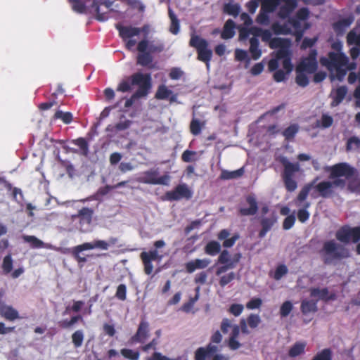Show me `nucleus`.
I'll return each instance as SVG.
<instances>
[{
    "label": "nucleus",
    "instance_id": "f257e3e1",
    "mask_svg": "<svg viewBox=\"0 0 360 360\" xmlns=\"http://www.w3.org/2000/svg\"><path fill=\"white\" fill-rule=\"evenodd\" d=\"M321 65L326 67L330 73H335L337 79L342 81L348 70L355 68L354 63L349 64V58L343 52L330 51L327 57L320 58Z\"/></svg>",
    "mask_w": 360,
    "mask_h": 360
},
{
    "label": "nucleus",
    "instance_id": "f03ea898",
    "mask_svg": "<svg viewBox=\"0 0 360 360\" xmlns=\"http://www.w3.org/2000/svg\"><path fill=\"white\" fill-rule=\"evenodd\" d=\"M323 262L325 264H332L335 262L348 259L351 257V252L345 245L336 243L334 240L324 242L320 251Z\"/></svg>",
    "mask_w": 360,
    "mask_h": 360
},
{
    "label": "nucleus",
    "instance_id": "7ed1b4c3",
    "mask_svg": "<svg viewBox=\"0 0 360 360\" xmlns=\"http://www.w3.org/2000/svg\"><path fill=\"white\" fill-rule=\"evenodd\" d=\"M164 44L161 42L150 41L143 39L137 43L136 49L139 52L137 63L146 67L153 62V53H159L163 51Z\"/></svg>",
    "mask_w": 360,
    "mask_h": 360
},
{
    "label": "nucleus",
    "instance_id": "20e7f679",
    "mask_svg": "<svg viewBox=\"0 0 360 360\" xmlns=\"http://www.w3.org/2000/svg\"><path fill=\"white\" fill-rule=\"evenodd\" d=\"M132 84L138 86V89L132 96L126 100L124 103L125 108H130L136 98L146 96L151 87V76L150 74H143L136 72L132 75Z\"/></svg>",
    "mask_w": 360,
    "mask_h": 360
},
{
    "label": "nucleus",
    "instance_id": "39448f33",
    "mask_svg": "<svg viewBox=\"0 0 360 360\" xmlns=\"http://www.w3.org/2000/svg\"><path fill=\"white\" fill-rule=\"evenodd\" d=\"M115 27L119 32V36L124 42L125 48L128 51H132L137 44L136 41L132 39L134 37L139 36L141 33L147 35L150 30V26L147 24L141 27H133L131 25L124 26L117 24Z\"/></svg>",
    "mask_w": 360,
    "mask_h": 360
},
{
    "label": "nucleus",
    "instance_id": "423d86ee",
    "mask_svg": "<svg viewBox=\"0 0 360 360\" xmlns=\"http://www.w3.org/2000/svg\"><path fill=\"white\" fill-rule=\"evenodd\" d=\"M346 186V181L342 179H335L333 181H322L314 184L313 191L311 195L314 198L321 197L323 198H333L336 193L335 187L343 189Z\"/></svg>",
    "mask_w": 360,
    "mask_h": 360
},
{
    "label": "nucleus",
    "instance_id": "0eeeda50",
    "mask_svg": "<svg viewBox=\"0 0 360 360\" xmlns=\"http://www.w3.org/2000/svg\"><path fill=\"white\" fill-rule=\"evenodd\" d=\"M260 37L263 41L269 43V46L271 49H278L276 52L277 58H285L289 53L288 49L291 44V41L289 39L272 38V34L269 30H262Z\"/></svg>",
    "mask_w": 360,
    "mask_h": 360
},
{
    "label": "nucleus",
    "instance_id": "6e6552de",
    "mask_svg": "<svg viewBox=\"0 0 360 360\" xmlns=\"http://www.w3.org/2000/svg\"><path fill=\"white\" fill-rule=\"evenodd\" d=\"M280 162L283 167L282 179L285 188L288 192H293L297 187V183L294 178L295 174L300 171V165L297 162H290L285 157L280 159Z\"/></svg>",
    "mask_w": 360,
    "mask_h": 360
},
{
    "label": "nucleus",
    "instance_id": "1a4fd4ad",
    "mask_svg": "<svg viewBox=\"0 0 360 360\" xmlns=\"http://www.w3.org/2000/svg\"><path fill=\"white\" fill-rule=\"evenodd\" d=\"M189 45L196 49L198 59L209 65L212 57V51L208 48L207 40L198 35H193L190 39Z\"/></svg>",
    "mask_w": 360,
    "mask_h": 360
},
{
    "label": "nucleus",
    "instance_id": "9d476101",
    "mask_svg": "<svg viewBox=\"0 0 360 360\" xmlns=\"http://www.w3.org/2000/svg\"><path fill=\"white\" fill-rule=\"evenodd\" d=\"M336 239L340 243L347 244L360 240V226L350 227L348 225L341 226L335 233Z\"/></svg>",
    "mask_w": 360,
    "mask_h": 360
},
{
    "label": "nucleus",
    "instance_id": "9b49d317",
    "mask_svg": "<svg viewBox=\"0 0 360 360\" xmlns=\"http://www.w3.org/2000/svg\"><path fill=\"white\" fill-rule=\"evenodd\" d=\"M170 177L167 174L159 176L158 169H150L145 171L137 179V181L146 184L168 185Z\"/></svg>",
    "mask_w": 360,
    "mask_h": 360
},
{
    "label": "nucleus",
    "instance_id": "f8f14e48",
    "mask_svg": "<svg viewBox=\"0 0 360 360\" xmlns=\"http://www.w3.org/2000/svg\"><path fill=\"white\" fill-rule=\"evenodd\" d=\"M193 196V191L186 184H179L173 190L167 191L162 197L163 200L178 201L181 199L189 200Z\"/></svg>",
    "mask_w": 360,
    "mask_h": 360
},
{
    "label": "nucleus",
    "instance_id": "ddd939ff",
    "mask_svg": "<svg viewBox=\"0 0 360 360\" xmlns=\"http://www.w3.org/2000/svg\"><path fill=\"white\" fill-rule=\"evenodd\" d=\"M317 51L311 49L309 55L303 58L296 68V72H304L308 74L314 73L318 68Z\"/></svg>",
    "mask_w": 360,
    "mask_h": 360
},
{
    "label": "nucleus",
    "instance_id": "4468645a",
    "mask_svg": "<svg viewBox=\"0 0 360 360\" xmlns=\"http://www.w3.org/2000/svg\"><path fill=\"white\" fill-rule=\"evenodd\" d=\"M162 256L159 255L158 250H150L148 252H142L140 258L143 262L144 267V273L146 275H150L153 271V261H160Z\"/></svg>",
    "mask_w": 360,
    "mask_h": 360
},
{
    "label": "nucleus",
    "instance_id": "2eb2a0df",
    "mask_svg": "<svg viewBox=\"0 0 360 360\" xmlns=\"http://www.w3.org/2000/svg\"><path fill=\"white\" fill-rule=\"evenodd\" d=\"M94 249V242L93 243H84L82 245H79L77 246L73 247L71 249H65L62 251L63 253H70L74 259L77 262V263L80 265L82 267L83 264L86 262V259L84 257H82L80 255V253L82 251L88 250H93Z\"/></svg>",
    "mask_w": 360,
    "mask_h": 360
},
{
    "label": "nucleus",
    "instance_id": "dca6fc26",
    "mask_svg": "<svg viewBox=\"0 0 360 360\" xmlns=\"http://www.w3.org/2000/svg\"><path fill=\"white\" fill-rule=\"evenodd\" d=\"M355 169L346 162L338 163L331 167L330 178L340 179L345 176L349 179L355 174Z\"/></svg>",
    "mask_w": 360,
    "mask_h": 360
},
{
    "label": "nucleus",
    "instance_id": "f3484780",
    "mask_svg": "<svg viewBox=\"0 0 360 360\" xmlns=\"http://www.w3.org/2000/svg\"><path fill=\"white\" fill-rule=\"evenodd\" d=\"M149 336V324L142 320L138 327L136 333L129 340L131 344L143 343Z\"/></svg>",
    "mask_w": 360,
    "mask_h": 360
},
{
    "label": "nucleus",
    "instance_id": "a211bd4d",
    "mask_svg": "<svg viewBox=\"0 0 360 360\" xmlns=\"http://www.w3.org/2000/svg\"><path fill=\"white\" fill-rule=\"evenodd\" d=\"M278 217L276 213L273 212L269 217H262L260 219L261 229L259 231L258 237L264 238L266 233L273 228L277 222Z\"/></svg>",
    "mask_w": 360,
    "mask_h": 360
},
{
    "label": "nucleus",
    "instance_id": "6ab92c4d",
    "mask_svg": "<svg viewBox=\"0 0 360 360\" xmlns=\"http://www.w3.org/2000/svg\"><path fill=\"white\" fill-rule=\"evenodd\" d=\"M245 200L249 207H240L238 214L243 217L255 215L258 211V204L256 198L253 195H248L246 196Z\"/></svg>",
    "mask_w": 360,
    "mask_h": 360
},
{
    "label": "nucleus",
    "instance_id": "aec40b11",
    "mask_svg": "<svg viewBox=\"0 0 360 360\" xmlns=\"http://www.w3.org/2000/svg\"><path fill=\"white\" fill-rule=\"evenodd\" d=\"M218 347L211 343L205 347H199L195 352V360H209L212 354L217 353Z\"/></svg>",
    "mask_w": 360,
    "mask_h": 360
},
{
    "label": "nucleus",
    "instance_id": "412c9836",
    "mask_svg": "<svg viewBox=\"0 0 360 360\" xmlns=\"http://www.w3.org/2000/svg\"><path fill=\"white\" fill-rule=\"evenodd\" d=\"M229 236L230 231L228 229H221L217 234V238L219 240H224L222 244L224 248H231L240 238L239 234L237 233H234L230 238H227Z\"/></svg>",
    "mask_w": 360,
    "mask_h": 360
},
{
    "label": "nucleus",
    "instance_id": "4be33fe9",
    "mask_svg": "<svg viewBox=\"0 0 360 360\" xmlns=\"http://www.w3.org/2000/svg\"><path fill=\"white\" fill-rule=\"evenodd\" d=\"M288 24H289V27L291 26L293 27L294 31L293 32H292V33L295 36L297 41H300L302 38L304 30L308 28L307 24L306 26L303 27L302 21L294 17L288 18Z\"/></svg>",
    "mask_w": 360,
    "mask_h": 360
},
{
    "label": "nucleus",
    "instance_id": "5701e85b",
    "mask_svg": "<svg viewBox=\"0 0 360 360\" xmlns=\"http://www.w3.org/2000/svg\"><path fill=\"white\" fill-rule=\"evenodd\" d=\"M0 316L6 320L13 321L19 319L18 311L13 307L0 302Z\"/></svg>",
    "mask_w": 360,
    "mask_h": 360
},
{
    "label": "nucleus",
    "instance_id": "b1692460",
    "mask_svg": "<svg viewBox=\"0 0 360 360\" xmlns=\"http://www.w3.org/2000/svg\"><path fill=\"white\" fill-rule=\"evenodd\" d=\"M155 98L158 100L169 99L171 103L176 101V94H174L172 91L169 89L165 85H160L155 93Z\"/></svg>",
    "mask_w": 360,
    "mask_h": 360
},
{
    "label": "nucleus",
    "instance_id": "393cba45",
    "mask_svg": "<svg viewBox=\"0 0 360 360\" xmlns=\"http://www.w3.org/2000/svg\"><path fill=\"white\" fill-rule=\"evenodd\" d=\"M210 260L208 259H195L186 264V270L188 273L191 274L196 269H202L208 266Z\"/></svg>",
    "mask_w": 360,
    "mask_h": 360
},
{
    "label": "nucleus",
    "instance_id": "a878e982",
    "mask_svg": "<svg viewBox=\"0 0 360 360\" xmlns=\"http://www.w3.org/2000/svg\"><path fill=\"white\" fill-rule=\"evenodd\" d=\"M354 21L352 16L339 20L333 24V29L338 36L344 34L345 30L349 27Z\"/></svg>",
    "mask_w": 360,
    "mask_h": 360
},
{
    "label": "nucleus",
    "instance_id": "bb28decb",
    "mask_svg": "<svg viewBox=\"0 0 360 360\" xmlns=\"http://www.w3.org/2000/svg\"><path fill=\"white\" fill-rule=\"evenodd\" d=\"M317 180H318V177H316L312 181L305 184L302 188V189L300 191L299 194L297 195V199H296L297 205L298 206H301L302 205L301 203L307 199L310 191L313 190L312 188L314 187V184L316 182Z\"/></svg>",
    "mask_w": 360,
    "mask_h": 360
},
{
    "label": "nucleus",
    "instance_id": "cd10ccee",
    "mask_svg": "<svg viewBox=\"0 0 360 360\" xmlns=\"http://www.w3.org/2000/svg\"><path fill=\"white\" fill-rule=\"evenodd\" d=\"M236 24L231 19H229L225 22L223 30L221 34V37L223 39H229L235 35Z\"/></svg>",
    "mask_w": 360,
    "mask_h": 360
},
{
    "label": "nucleus",
    "instance_id": "c85d7f7f",
    "mask_svg": "<svg viewBox=\"0 0 360 360\" xmlns=\"http://www.w3.org/2000/svg\"><path fill=\"white\" fill-rule=\"evenodd\" d=\"M300 310L304 315L316 313L318 311L317 301L304 300L301 302Z\"/></svg>",
    "mask_w": 360,
    "mask_h": 360
},
{
    "label": "nucleus",
    "instance_id": "c756f323",
    "mask_svg": "<svg viewBox=\"0 0 360 360\" xmlns=\"http://www.w3.org/2000/svg\"><path fill=\"white\" fill-rule=\"evenodd\" d=\"M347 94V88L346 86H340L335 90V95L333 96L331 106L335 107L340 104Z\"/></svg>",
    "mask_w": 360,
    "mask_h": 360
},
{
    "label": "nucleus",
    "instance_id": "7c9ffc66",
    "mask_svg": "<svg viewBox=\"0 0 360 360\" xmlns=\"http://www.w3.org/2000/svg\"><path fill=\"white\" fill-rule=\"evenodd\" d=\"M310 295L311 297H319V299L326 302L334 300V295H329V291L327 288L319 289V288H314L310 290Z\"/></svg>",
    "mask_w": 360,
    "mask_h": 360
},
{
    "label": "nucleus",
    "instance_id": "2f4dec72",
    "mask_svg": "<svg viewBox=\"0 0 360 360\" xmlns=\"http://www.w3.org/2000/svg\"><path fill=\"white\" fill-rule=\"evenodd\" d=\"M244 174V169L241 167L234 171H228L223 169L219 176V179L221 180H229L238 179L242 176Z\"/></svg>",
    "mask_w": 360,
    "mask_h": 360
},
{
    "label": "nucleus",
    "instance_id": "473e14b6",
    "mask_svg": "<svg viewBox=\"0 0 360 360\" xmlns=\"http://www.w3.org/2000/svg\"><path fill=\"white\" fill-rule=\"evenodd\" d=\"M0 184L3 185L8 191L12 190V195L14 200H18V195L20 196L19 200L23 199V195L21 189L17 187L13 188L12 184L4 178L0 177Z\"/></svg>",
    "mask_w": 360,
    "mask_h": 360
},
{
    "label": "nucleus",
    "instance_id": "72a5a7b5",
    "mask_svg": "<svg viewBox=\"0 0 360 360\" xmlns=\"http://www.w3.org/2000/svg\"><path fill=\"white\" fill-rule=\"evenodd\" d=\"M259 42L257 38L251 37L250 39V53L252 59L257 60L262 55V51L259 48Z\"/></svg>",
    "mask_w": 360,
    "mask_h": 360
},
{
    "label": "nucleus",
    "instance_id": "f704fd0d",
    "mask_svg": "<svg viewBox=\"0 0 360 360\" xmlns=\"http://www.w3.org/2000/svg\"><path fill=\"white\" fill-rule=\"evenodd\" d=\"M22 238L24 242L30 243L32 248L36 249L47 248L46 244L34 236L23 235Z\"/></svg>",
    "mask_w": 360,
    "mask_h": 360
},
{
    "label": "nucleus",
    "instance_id": "c9c22d12",
    "mask_svg": "<svg viewBox=\"0 0 360 360\" xmlns=\"http://www.w3.org/2000/svg\"><path fill=\"white\" fill-rule=\"evenodd\" d=\"M240 257V254H236L234 255L233 259L231 262H230L229 264H223V266L217 268L216 271V275L219 276L223 273L226 272L229 269H233L236 266V263L239 262Z\"/></svg>",
    "mask_w": 360,
    "mask_h": 360
},
{
    "label": "nucleus",
    "instance_id": "e433bc0d",
    "mask_svg": "<svg viewBox=\"0 0 360 360\" xmlns=\"http://www.w3.org/2000/svg\"><path fill=\"white\" fill-rule=\"evenodd\" d=\"M205 252L210 256H215L221 252V245L216 240L208 242L205 247Z\"/></svg>",
    "mask_w": 360,
    "mask_h": 360
},
{
    "label": "nucleus",
    "instance_id": "4c0bfd02",
    "mask_svg": "<svg viewBox=\"0 0 360 360\" xmlns=\"http://www.w3.org/2000/svg\"><path fill=\"white\" fill-rule=\"evenodd\" d=\"M223 12L236 18L240 12V6L238 4L226 3L223 6Z\"/></svg>",
    "mask_w": 360,
    "mask_h": 360
},
{
    "label": "nucleus",
    "instance_id": "58836bf2",
    "mask_svg": "<svg viewBox=\"0 0 360 360\" xmlns=\"http://www.w3.org/2000/svg\"><path fill=\"white\" fill-rule=\"evenodd\" d=\"M93 210L89 207H82L79 210L77 217H78L81 222L90 224L92 219Z\"/></svg>",
    "mask_w": 360,
    "mask_h": 360
},
{
    "label": "nucleus",
    "instance_id": "ea45409f",
    "mask_svg": "<svg viewBox=\"0 0 360 360\" xmlns=\"http://www.w3.org/2000/svg\"><path fill=\"white\" fill-rule=\"evenodd\" d=\"M271 30L275 34H292L291 28L288 22L283 25L274 22L271 25Z\"/></svg>",
    "mask_w": 360,
    "mask_h": 360
},
{
    "label": "nucleus",
    "instance_id": "a19ab883",
    "mask_svg": "<svg viewBox=\"0 0 360 360\" xmlns=\"http://www.w3.org/2000/svg\"><path fill=\"white\" fill-rule=\"evenodd\" d=\"M132 122L129 120H125L124 121H120L118 123L115 124V125H108L106 128V131H124L125 129H127L130 127Z\"/></svg>",
    "mask_w": 360,
    "mask_h": 360
},
{
    "label": "nucleus",
    "instance_id": "79ce46f5",
    "mask_svg": "<svg viewBox=\"0 0 360 360\" xmlns=\"http://www.w3.org/2000/svg\"><path fill=\"white\" fill-rule=\"evenodd\" d=\"M306 343L304 342H295L289 349L288 356L290 357H296L304 352Z\"/></svg>",
    "mask_w": 360,
    "mask_h": 360
},
{
    "label": "nucleus",
    "instance_id": "37998d69",
    "mask_svg": "<svg viewBox=\"0 0 360 360\" xmlns=\"http://www.w3.org/2000/svg\"><path fill=\"white\" fill-rule=\"evenodd\" d=\"M205 122L193 118L190 123V131L194 136L200 134L202 129L205 127Z\"/></svg>",
    "mask_w": 360,
    "mask_h": 360
},
{
    "label": "nucleus",
    "instance_id": "c03bdc74",
    "mask_svg": "<svg viewBox=\"0 0 360 360\" xmlns=\"http://www.w3.org/2000/svg\"><path fill=\"white\" fill-rule=\"evenodd\" d=\"M299 131V126L297 124H292L286 129H285L282 134L287 141H290L295 136L296 134Z\"/></svg>",
    "mask_w": 360,
    "mask_h": 360
},
{
    "label": "nucleus",
    "instance_id": "a18cd8bd",
    "mask_svg": "<svg viewBox=\"0 0 360 360\" xmlns=\"http://www.w3.org/2000/svg\"><path fill=\"white\" fill-rule=\"evenodd\" d=\"M310 205L309 202H305L302 205V208L297 211V219L301 223H304L309 219L310 214L307 209L310 207Z\"/></svg>",
    "mask_w": 360,
    "mask_h": 360
},
{
    "label": "nucleus",
    "instance_id": "49530a36",
    "mask_svg": "<svg viewBox=\"0 0 360 360\" xmlns=\"http://www.w3.org/2000/svg\"><path fill=\"white\" fill-rule=\"evenodd\" d=\"M360 148V139L353 136L349 138L346 143L345 150L347 152H351L358 150Z\"/></svg>",
    "mask_w": 360,
    "mask_h": 360
},
{
    "label": "nucleus",
    "instance_id": "de8ad7c7",
    "mask_svg": "<svg viewBox=\"0 0 360 360\" xmlns=\"http://www.w3.org/2000/svg\"><path fill=\"white\" fill-rule=\"evenodd\" d=\"M84 338V335L82 330H77L72 334V342L75 348H79L82 345Z\"/></svg>",
    "mask_w": 360,
    "mask_h": 360
},
{
    "label": "nucleus",
    "instance_id": "09e8293b",
    "mask_svg": "<svg viewBox=\"0 0 360 360\" xmlns=\"http://www.w3.org/2000/svg\"><path fill=\"white\" fill-rule=\"evenodd\" d=\"M53 118L55 120L60 119L65 124H70L73 120V116L70 112L57 110L53 115Z\"/></svg>",
    "mask_w": 360,
    "mask_h": 360
},
{
    "label": "nucleus",
    "instance_id": "8fccbe9b",
    "mask_svg": "<svg viewBox=\"0 0 360 360\" xmlns=\"http://www.w3.org/2000/svg\"><path fill=\"white\" fill-rule=\"evenodd\" d=\"M281 0H263L262 2V11L269 13L273 12L278 6Z\"/></svg>",
    "mask_w": 360,
    "mask_h": 360
},
{
    "label": "nucleus",
    "instance_id": "3c124183",
    "mask_svg": "<svg viewBox=\"0 0 360 360\" xmlns=\"http://www.w3.org/2000/svg\"><path fill=\"white\" fill-rule=\"evenodd\" d=\"M102 4L98 0H94L91 5V8L94 11L96 14V18L99 21H105L108 19V16L105 13H101L100 11V5Z\"/></svg>",
    "mask_w": 360,
    "mask_h": 360
},
{
    "label": "nucleus",
    "instance_id": "603ef678",
    "mask_svg": "<svg viewBox=\"0 0 360 360\" xmlns=\"http://www.w3.org/2000/svg\"><path fill=\"white\" fill-rule=\"evenodd\" d=\"M346 38L349 46L355 45L360 48V33L357 34L354 30H351L348 32Z\"/></svg>",
    "mask_w": 360,
    "mask_h": 360
},
{
    "label": "nucleus",
    "instance_id": "864d4df0",
    "mask_svg": "<svg viewBox=\"0 0 360 360\" xmlns=\"http://www.w3.org/2000/svg\"><path fill=\"white\" fill-rule=\"evenodd\" d=\"M132 75L126 79L122 80L117 87V91L120 92H129L131 90Z\"/></svg>",
    "mask_w": 360,
    "mask_h": 360
},
{
    "label": "nucleus",
    "instance_id": "5fc2aeb1",
    "mask_svg": "<svg viewBox=\"0 0 360 360\" xmlns=\"http://www.w3.org/2000/svg\"><path fill=\"white\" fill-rule=\"evenodd\" d=\"M122 356L129 360H139L140 353L139 351H134L128 348H123L120 350Z\"/></svg>",
    "mask_w": 360,
    "mask_h": 360
},
{
    "label": "nucleus",
    "instance_id": "6e6d98bb",
    "mask_svg": "<svg viewBox=\"0 0 360 360\" xmlns=\"http://www.w3.org/2000/svg\"><path fill=\"white\" fill-rule=\"evenodd\" d=\"M169 16L171 20L169 30L172 34H176L179 32V21L171 9L169 10Z\"/></svg>",
    "mask_w": 360,
    "mask_h": 360
},
{
    "label": "nucleus",
    "instance_id": "4d7b16f0",
    "mask_svg": "<svg viewBox=\"0 0 360 360\" xmlns=\"http://www.w3.org/2000/svg\"><path fill=\"white\" fill-rule=\"evenodd\" d=\"M71 4L72 9L78 13H84L86 12V5L81 0H68Z\"/></svg>",
    "mask_w": 360,
    "mask_h": 360
},
{
    "label": "nucleus",
    "instance_id": "13d9d810",
    "mask_svg": "<svg viewBox=\"0 0 360 360\" xmlns=\"http://www.w3.org/2000/svg\"><path fill=\"white\" fill-rule=\"evenodd\" d=\"M312 360H332V352L330 349H323L318 352Z\"/></svg>",
    "mask_w": 360,
    "mask_h": 360
},
{
    "label": "nucleus",
    "instance_id": "bf43d9fd",
    "mask_svg": "<svg viewBox=\"0 0 360 360\" xmlns=\"http://www.w3.org/2000/svg\"><path fill=\"white\" fill-rule=\"evenodd\" d=\"M13 259L11 255H7L3 260L2 269L4 274H7L12 271Z\"/></svg>",
    "mask_w": 360,
    "mask_h": 360
},
{
    "label": "nucleus",
    "instance_id": "052dcab7",
    "mask_svg": "<svg viewBox=\"0 0 360 360\" xmlns=\"http://www.w3.org/2000/svg\"><path fill=\"white\" fill-rule=\"evenodd\" d=\"M293 305L290 301L284 302L280 308V315L281 317L288 316L292 310Z\"/></svg>",
    "mask_w": 360,
    "mask_h": 360
},
{
    "label": "nucleus",
    "instance_id": "680f3d73",
    "mask_svg": "<svg viewBox=\"0 0 360 360\" xmlns=\"http://www.w3.org/2000/svg\"><path fill=\"white\" fill-rule=\"evenodd\" d=\"M295 82L300 86L305 87L309 84V78L304 72H297Z\"/></svg>",
    "mask_w": 360,
    "mask_h": 360
},
{
    "label": "nucleus",
    "instance_id": "e2e57ef3",
    "mask_svg": "<svg viewBox=\"0 0 360 360\" xmlns=\"http://www.w3.org/2000/svg\"><path fill=\"white\" fill-rule=\"evenodd\" d=\"M236 278V274L234 272H230L227 274L221 276L219 284L221 287L224 288Z\"/></svg>",
    "mask_w": 360,
    "mask_h": 360
},
{
    "label": "nucleus",
    "instance_id": "0e129e2a",
    "mask_svg": "<svg viewBox=\"0 0 360 360\" xmlns=\"http://www.w3.org/2000/svg\"><path fill=\"white\" fill-rule=\"evenodd\" d=\"M288 273V268L285 264L278 265L274 272V278L276 281L280 280Z\"/></svg>",
    "mask_w": 360,
    "mask_h": 360
},
{
    "label": "nucleus",
    "instance_id": "69168bd1",
    "mask_svg": "<svg viewBox=\"0 0 360 360\" xmlns=\"http://www.w3.org/2000/svg\"><path fill=\"white\" fill-rule=\"evenodd\" d=\"M115 297L121 301L127 299V287L124 284H120L117 286Z\"/></svg>",
    "mask_w": 360,
    "mask_h": 360
},
{
    "label": "nucleus",
    "instance_id": "338daca9",
    "mask_svg": "<svg viewBox=\"0 0 360 360\" xmlns=\"http://www.w3.org/2000/svg\"><path fill=\"white\" fill-rule=\"evenodd\" d=\"M243 309H244V307L243 304H232L229 307L228 311H229V313H230L231 314H232L235 316H238L242 314Z\"/></svg>",
    "mask_w": 360,
    "mask_h": 360
},
{
    "label": "nucleus",
    "instance_id": "774afa93",
    "mask_svg": "<svg viewBox=\"0 0 360 360\" xmlns=\"http://www.w3.org/2000/svg\"><path fill=\"white\" fill-rule=\"evenodd\" d=\"M260 321L259 316L255 314H250L247 319L248 324L251 328L257 327Z\"/></svg>",
    "mask_w": 360,
    "mask_h": 360
}]
</instances>
